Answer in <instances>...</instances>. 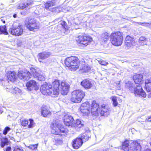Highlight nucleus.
<instances>
[{"instance_id": "1", "label": "nucleus", "mask_w": 151, "mask_h": 151, "mask_svg": "<svg viewBox=\"0 0 151 151\" xmlns=\"http://www.w3.org/2000/svg\"><path fill=\"white\" fill-rule=\"evenodd\" d=\"M109 37L111 42L114 46H120L123 42L124 37L122 32L118 31L113 32L110 36L107 32L103 33L102 35V38L105 41L108 40Z\"/></svg>"}, {"instance_id": "2", "label": "nucleus", "mask_w": 151, "mask_h": 151, "mask_svg": "<svg viewBox=\"0 0 151 151\" xmlns=\"http://www.w3.org/2000/svg\"><path fill=\"white\" fill-rule=\"evenodd\" d=\"M51 132L52 134L60 136L66 135L68 132V129L59 122L58 120H55L50 124Z\"/></svg>"}, {"instance_id": "3", "label": "nucleus", "mask_w": 151, "mask_h": 151, "mask_svg": "<svg viewBox=\"0 0 151 151\" xmlns=\"http://www.w3.org/2000/svg\"><path fill=\"white\" fill-rule=\"evenodd\" d=\"M81 62L77 56H71L65 59V66L70 70L75 71L79 68Z\"/></svg>"}, {"instance_id": "4", "label": "nucleus", "mask_w": 151, "mask_h": 151, "mask_svg": "<svg viewBox=\"0 0 151 151\" xmlns=\"http://www.w3.org/2000/svg\"><path fill=\"white\" fill-rule=\"evenodd\" d=\"M79 111L84 116H93L94 112V102L93 101L91 104L88 102L83 103L81 105Z\"/></svg>"}, {"instance_id": "5", "label": "nucleus", "mask_w": 151, "mask_h": 151, "mask_svg": "<svg viewBox=\"0 0 151 151\" xmlns=\"http://www.w3.org/2000/svg\"><path fill=\"white\" fill-rule=\"evenodd\" d=\"M110 112L107 104H103L100 106L99 104L95 103V116H107L110 114Z\"/></svg>"}, {"instance_id": "6", "label": "nucleus", "mask_w": 151, "mask_h": 151, "mask_svg": "<svg viewBox=\"0 0 151 151\" xmlns=\"http://www.w3.org/2000/svg\"><path fill=\"white\" fill-rule=\"evenodd\" d=\"M85 95V93L82 90L76 89L71 93L70 101L73 103H79L84 98Z\"/></svg>"}, {"instance_id": "7", "label": "nucleus", "mask_w": 151, "mask_h": 151, "mask_svg": "<svg viewBox=\"0 0 151 151\" xmlns=\"http://www.w3.org/2000/svg\"><path fill=\"white\" fill-rule=\"evenodd\" d=\"M93 40L91 37L85 34L79 36L76 41L78 44L83 47L87 46Z\"/></svg>"}, {"instance_id": "8", "label": "nucleus", "mask_w": 151, "mask_h": 151, "mask_svg": "<svg viewBox=\"0 0 151 151\" xmlns=\"http://www.w3.org/2000/svg\"><path fill=\"white\" fill-rule=\"evenodd\" d=\"M25 25L27 28L31 31L35 32L40 28L38 22L34 18L29 19L28 21H25Z\"/></svg>"}, {"instance_id": "9", "label": "nucleus", "mask_w": 151, "mask_h": 151, "mask_svg": "<svg viewBox=\"0 0 151 151\" xmlns=\"http://www.w3.org/2000/svg\"><path fill=\"white\" fill-rule=\"evenodd\" d=\"M41 93L44 95L50 96L53 94V91L50 84L45 83L42 85L40 88Z\"/></svg>"}, {"instance_id": "10", "label": "nucleus", "mask_w": 151, "mask_h": 151, "mask_svg": "<svg viewBox=\"0 0 151 151\" xmlns=\"http://www.w3.org/2000/svg\"><path fill=\"white\" fill-rule=\"evenodd\" d=\"M60 83V80L58 79H55L52 81L51 85L54 95H57L59 94Z\"/></svg>"}, {"instance_id": "11", "label": "nucleus", "mask_w": 151, "mask_h": 151, "mask_svg": "<svg viewBox=\"0 0 151 151\" xmlns=\"http://www.w3.org/2000/svg\"><path fill=\"white\" fill-rule=\"evenodd\" d=\"M10 34L15 36H19L22 35L23 32V29L22 26L19 25L16 27H13L9 29Z\"/></svg>"}, {"instance_id": "12", "label": "nucleus", "mask_w": 151, "mask_h": 151, "mask_svg": "<svg viewBox=\"0 0 151 151\" xmlns=\"http://www.w3.org/2000/svg\"><path fill=\"white\" fill-rule=\"evenodd\" d=\"M35 123L33 120L31 118L28 119H20V124L24 127H27L28 128H32L34 126Z\"/></svg>"}, {"instance_id": "13", "label": "nucleus", "mask_w": 151, "mask_h": 151, "mask_svg": "<svg viewBox=\"0 0 151 151\" xmlns=\"http://www.w3.org/2000/svg\"><path fill=\"white\" fill-rule=\"evenodd\" d=\"M134 93L136 96L145 98L146 93L143 89L142 85H137L134 89Z\"/></svg>"}, {"instance_id": "14", "label": "nucleus", "mask_w": 151, "mask_h": 151, "mask_svg": "<svg viewBox=\"0 0 151 151\" xmlns=\"http://www.w3.org/2000/svg\"><path fill=\"white\" fill-rule=\"evenodd\" d=\"M26 86L27 89L29 91L33 90L37 91L39 89V85L38 83L35 80L32 79L26 83Z\"/></svg>"}, {"instance_id": "15", "label": "nucleus", "mask_w": 151, "mask_h": 151, "mask_svg": "<svg viewBox=\"0 0 151 151\" xmlns=\"http://www.w3.org/2000/svg\"><path fill=\"white\" fill-rule=\"evenodd\" d=\"M132 79L137 85H142L144 82V78L142 74L140 73H134L132 76Z\"/></svg>"}, {"instance_id": "16", "label": "nucleus", "mask_w": 151, "mask_h": 151, "mask_svg": "<svg viewBox=\"0 0 151 151\" xmlns=\"http://www.w3.org/2000/svg\"><path fill=\"white\" fill-rule=\"evenodd\" d=\"M70 88V86L65 81H63L61 82L60 91L61 94L67 95L69 92Z\"/></svg>"}, {"instance_id": "17", "label": "nucleus", "mask_w": 151, "mask_h": 151, "mask_svg": "<svg viewBox=\"0 0 151 151\" xmlns=\"http://www.w3.org/2000/svg\"><path fill=\"white\" fill-rule=\"evenodd\" d=\"M135 43V41L133 37L128 35L126 36L125 39L124 45L127 49L134 46Z\"/></svg>"}, {"instance_id": "18", "label": "nucleus", "mask_w": 151, "mask_h": 151, "mask_svg": "<svg viewBox=\"0 0 151 151\" xmlns=\"http://www.w3.org/2000/svg\"><path fill=\"white\" fill-rule=\"evenodd\" d=\"M17 76L20 79H29L31 78V74L29 71L26 72L22 70H20L18 71Z\"/></svg>"}, {"instance_id": "19", "label": "nucleus", "mask_w": 151, "mask_h": 151, "mask_svg": "<svg viewBox=\"0 0 151 151\" xmlns=\"http://www.w3.org/2000/svg\"><path fill=\"white\" fill-rule=\"evenodd\" d=\"M41 114L44 117H48L51 115L49 106L46 105H43L41 107Z\"/></svg>"}, {"instance_id": "20", "label": "nucleus", "mask_w": 151, "mask_h": 151, "mask_svg": "<svg viewBox=\"0 0 151 151\" xmlns=\"http://www.w3.org/2000/svg\"><path fill=\"white\" fill-rule=\"evenodd\" d=\"M83 142L80 137H77L73 139L72 142V145L73 148L75 149H78L81 147Z\"/></svg>"}, {"instance_id": "21", "label": "nucleus", "mask_w": 151, "mask_h": 151, "mask_svg": "<svg viewBox=\"0 0 151 151\" xmlns=\"http://www.w3.org/2000/svg\"><path fill=\"white\" fill-rule=\"evenodd\" d=\"M7 80L12 82H15L17 79V74L14 71H8L6 73Z\"/></svg>"}, {"instance_id": "22", "label": "nucleus", "mask_w": 151, "mask_h": 151, "mask_svg": "<svg viewBox=\"0 0 151 151\" xmlns=\"http://www.w3.org/2000/svg\"><path fill=\"white\" fill-rule=\"evenodd\" d=\"M130 147L131 151H141V146L140 143L137 140H133Z\"/></svg>"}, {"instance_id": "23", "label": "nucleus", "mask_w": 151, "mask_h": 151, "mask_svg": "<svg viewBox=\"0 0 151 151\" xmlns=\"http://www.w3.org/2000/svg\"><path fill=\"white\" fill-rule=\"evenodd\" d=\"M73 121V118L71 116L66 115L63 117V123L65 125L67 126L71 127L72 123Z\"/></svg>"}, {"instance_id": "24", "label": "nucleus", "mask_w": 151, "mask_h": 151, "mask_svg": "<svg viewBox=\"0 0 151 151\" xmlns=\"http://www.w3.org/2000/svg\"><path fill=\"white\" fill-rule=\"evenodd\" d=\"M130 142L127 139H125L122 142L121 146L120 147L121 150L123 151H129L130 150Z\"/></svg>"}, {"instance_id": "25", "label": "nucleus", "mask_w": 151, "mask_h": 151, "mask_svg": "<svg viewBox=\"0 0 151 151\" xmlns=\"http://www.w3.org/2000/svg\"><path fill=\"white\" fill-rule=\"evenodd\" d=\"M33 4V1H29L27 3H23L22 2H21L18 4L17 8L18 9L23 10Z\"/></svg>"}, {"instance_id": "26", "label": "nucleus", "mask_w": 151, "mask_h": 151, "mask_svg": "<svg viewBox=\"0 0 151 151\" xmlns=\"http://www.w3.org/2000/svg\"><path fill=\"white\" fill-rule=\"evenodd\" d=\"M50 55L49 52H43L39 53L37 55V57L39 61L42 62V60H45L49 57Z\"/></svg>"}, {"instance_id": "27", "label": "nucleus", "mask_w": 151, "mask_h": 151, "mask_svg": "<svg viewBox=\"0 0 151 151\" xmlns=\"http://www.w3.org/2000/svg\"><path fill=\"white\" fill-rule=\"evenodd\" d=\"M144 88L147 92H150L151 94V78L145 80Z\"/></svg>"}, {"instance_id": "28", "label": "nucleus", "mask_w": 151, "mask_h": 151, "mask_svg": "<svg viewBox=\"0 0 151 151\" xmlns=\"http://www.w3.org/2000/svg\"><path fill=\"white\" fill-rule=\"evenodd\" d=\"M81 85L86 89L90 88L92 86V84L91 81L87 79H85L82 81Z\"/></svg>"}, {"instance_id": "29", "label": "nucleus", "mask_w": 151, "mask_h": 151, "mask_svg": "<svg viewBox=\"0 0 151 151\" xmlns=\"http://www.w3.org/2000/svg\"><path fill=\"white\" fill-rule=\"evenodd\" d=\"M57 0H51L46 1L44 4V7L47 10L49 9L50 8L54 6Z\"/></svg>"}, {"instance_id": "30", "label": "nucleus", "mask_w": 151, "mask_h": 151, "mask_svg": "<svg viewBox=\"0 0 151 151\" xmlns=\"http://www.w3.org/2000/svg\"><path fill=\"white\" fill-rule=\"evenodd\" d=\"M30 73L32 75L33 77L35 78H36L39 79L40 77L41 78L43 77L36 70L33 68H31L30 69Z\"/></svg>"}, {"instance_id": "31", "label": "nucleus", "mask_w": 151, "mask_h": 151, "mask_svg": "<svg viewBox=\"0 0 151 151\" xmlns=\"http://www.w3.org/2000/svg\"><path fill=\"white\" fill-rule=\"evenodd\" d=\"M83 125V124L81 123V121L79 119H77L75 122H73L71 127L80 128L82 127Z\"/></svg>"}, {"instance_id": "32", "label": "nucleus", "mask_w": 151, "mask_h": 151, "mask_svg": "<svg viewBox=\"0 0 151 151\" xmlns=\"http://www.w3.org/2000/svg\"><path fill=\"white\" fill-rule=\"evenodd\" d=\"M9 144V141L8 138L6 137L2 138L1 140L0 145L1 147H3L5 145Z\"/></svg>"}, {"instance_id": "33", "label": "nucleus", "mask_w": 151, "mask_h": 151, "mask_svg": "<svg viewBox=\"0 0 151 151\" xmlns=\"http://www.w3.org/2000/svg\"><path fill=\"white\" fill-rule=\"evenodd\" d=\"M8 34L6 25L0 26V35L2 34L8 35Z\"/></svg>"}, {"instance_id": "34", "label": "nucleus", "mask_w": 151, "mask_h": 151, "mask_svg": "<svg viewBox=\"0 0 151 151\" xmlns=\"http://www.w3.org/2000/svg\"><path fill=\"white\" fill-rule=\"evenodd\" d=\"M147 38L143 36L140 37L139 40V43L142 45H147Z\"/></svg>"}, {"instance_id": "35", "label": "nucleus", "mask_w": 151, "mask_h": 151, "mask_svg": "<svg viewBox=\"0 0 151 151\" xmlns=\"http://www.w3.org/2000/svg\"><path fill=\"white\" fill-rule=\"evenodd\" d=\"M79 137L82 139V142H86L88 140L89 136L87 133H83L82 134L81 136Z\"/></svg>"}, {"instance_id": "36", "label": "nucleus", "mask_w": 151, "mask_h": 151, "mask_svg": "<svg viewBox=\"0 0 151 151\" xmlns=\"http://www.w3.org/2000/svg\"><path fill=\"white\" fill-rule=\"evenodd\" d=\"M60 22V24L62 26V27L64 29L65 31L68 30L69 27L66 22L63 20H61Z\"/></svg>"}, {"instance_id": "37", "label": "nucleus", "mask_w": 151, "mask_h": 151, "mask_svg": "<svg viewBox=\"0 0 151 151\" xmlns=\"http://www.w3.org/2000/svg\"><path fill=\"white\" fill-rule=\"evenodd\" d=\"M111 100L113 102V105L114 106L116 107L118 105V103L117 101V97L115 96H113L111 97Z\"/></svg>"}, {"instance_id": "38", "label": "nucleus", "mask_w": 151, "mask_h": 151, "mask_svg": "<svg viewBox=\"0 0 151 151\" xmlns=\"http://www.w3.org/2000/svg\"><path fill=\"white\" fill-rule=\"evenodd\" d=\"M55 145H59L62 144L63 143V141L62 139H55Z\"/></svg>"}, {"instance_id": "39", "label": "nucleus", "mask_w": 151, "mask_h": 151, "mask_svg": "<svg viewBox=\"0 0 151 151\" xmlns=\"http://www.w3.org/2000/svg\"><path fill=\"white\" fill-rule=\"evenodd\" d=\"M125 87L130 91L132 90L133 88V84L130 82H128L126 84Z\"/></svg>"}, {"instance_id": "40", "label": "nucleus", "mask_w": 151, "mask_h": 151, "mask_svg": "<svg viewBox=\"0 0 151 151\" xmlns=\"http://www.w3.org/2000/svg\"><path fill=\"white\" fill-rule=\"evenodd\" d=\"M38 145V144L35 145H30L28 146V147L32 150H35L37 149Z\"/></svg>"}, {"instance_id": "41", "label": "nucleus", "mask_w": 151, "mask_h": 151, "mask_svg": "<svg viewBox=\"0 0 151 151\" xmlns=\"http://www.w3.org/2000/svg\"><path fill=\"white\" fill-rule=\"evenodd\" d=\"M11 129L9 127H6L3 131V134L4 135L6 134Z\"/></svg>"}, {"instance_id": "42", "label": "nucleus", "mask_w": 151, "mask_h": 151, "mask_svg": "<svg viewBox=\"0 0 151 151\" xmlns=\"http://www.w3.org/2000/svg\"><path fill=\"white\" fill-rule=\"evenodd\" d=\"M82 69L83 70V72H88L91 70L90 67L86 65L84 66Z\"/></svg>"}, {"instance_id": "43", "label": "nucleus", "mask_w": 151, "mask_h": 151, "mask_svg": "<svg viewBox=\"0 0 151 151\" xmlns=\"http://www.w3.org/2000/svg\"><path fill=\"white\" fill-rule=\"evenodd\" d=\"M99 63L102 65L106 66L108 64L107 62L104 60H100L98 61Z\"/></svg>"}, {"instance_id": "44", "label": "nucleus", "mask_w": 151, "mask_h": 151, "mask_svg": "<svg viewBox=\"0 0 151 151\" xmlns=\"http://www.w3.org/2000/svg\"><path fill=\"white\" fill-rule=\"evenodd\" d=\"M146 120L148 122H151V116H148L146 119Z\"/></svg>"}, {"instance_id": "45", "label": "nucleus", "mask_w": 151, "mask_h": 151, "mask_svg": "<svg viewBox=\"0 0 151 151\" xmlns=\"http://www.w3.org/2000/svg\"><path fill=\"white\" fill-rule=\"evenodd\" d=\"M13 151H23L22 149L19 148H15Z\"/></svg>"}, {"instance_id": "46", "label": "nucleus", "mask_w": 151, "mask_h": 151, "mask_svg": "<svg viewBox=\"0 0 151 151\" xmlns=\"http://www.w3.org/2000/svg\"><path fill=\"white\" fill-rule=\"evenodd\" d=\"M5 151H11V148L9 147H7L6 148V150Z\"/></svg>"}, {"instance_id": "47", "label": "nucleus", "mask_w": 151, "mask_h": 151, "mask_svg": "<svg viewBox=\"0 0 151 151\" xmlns=\"http://www.w3.org/2000/svg\"><path fill=\"white\" fill-rule=\"evenodd\" d=\"M1 21L4 24L5 23V21L3 19H1Z\"/></svg>"}, {"instance_id": "48", "label": "nucleus", "mask_w": 151, "mask_h": 151, "mask_svg": "<svg viewBox=\"0 0 151 151\" xmlns=\"http://www.w3.org/2000/svg\"><path fill=\"white\" fill-rule=\"evenodd\" d=\"M13 17L14 18H16L17 17V14H14L13 15Z\"/></svg>"}, {"instance_id": "49", "label": "nucleus", "mask_w": 151, "mask_h": 151, "mask_svg": "<svg viewBox=\"0 0 151 151\" xmlns=\"http://www.w3.org/2000/svg\"><path fill=\"white\" fill-rule=\"evenodd\" d=\"M144 151H151V150L150 149H147Z\"/></svg>"}, {"instance_id": "50", "label": "nucleus", "mask_w": 151, "mask_h": 151, "mask_svg": "<svg viewBox=\"0 0 151 151\" xmlns=\"http://www.w3.org/2000/svg\"><path fill=\"white\" fill-rule=\"evenodd\" d=\"M119 101V102H121L122 101V99H120L118 100Z\"/></svg>"}]
</instances>
